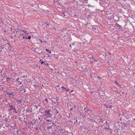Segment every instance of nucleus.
Segmentation results:
<instances>
[{"mask_svg":"<svg viewBox=\"0 0 135 135\" xmlns=\"http://www.w3.org/2000/svg\"><path fill=\"white\" fill-rule=\"evenodd\" d=\"M42 111H43V112H45V115L46 117H51L53 115L50 112L51 111L49 110H46L44 109H42Z\"/></svg>","mask_w":135,"mask_h":135,"instance_id":"nucleus-1","label":"nucleus"},{"mask_svg":"<svg viewBox=\"0 0 135 135\" xmlns=\"http://www.w3.org/2000/svg\"><path fill=\"white\" fill-rule=\"evenodd\" d=\"M84 74L86 75H90L91 72L90 71V69L88 67H87L86 66L84 68Z\"/></svg>","mask_w":135,"mask_h":135,"instance_id":"nucleus-2","label":"nucleus"},{"mask_svg":"<svg viewBox=\"0 0 135 135\" xmlns=\"http://www.w3.org/2000/svg\"><path fill=\"white\" fill-rule=\"evenodd\" d=\"M90 62L91 63L93 64L95 63L96 64H97V61L95 59V57L93 56H91L90 57Z\"/></svg>","mask_w":135,"mask_h":135,"instance_id":"nucleus-3","label":"nucleus"},{"mask_svg":"<svg viewBox=\"0 0 135 135\" xmlns=\"http://www.w3.org/2000/svg\"><path fill=\"white\" fill-rule=\"evenodd\" d=\"M8 104H9V105L10 106V110H14V112L15 113H18V112L16 110V108H15V107H13V105H11L9 103Z\"/></svg>","mask_w":135,"mask_h":135,"instance_id":"nucleus-4","label":"nucleus"},{"mask_svg":"<svg viewBox=\"0 0 135 135\" xmlns=\"http://www.w3.org/2000/svg\"><path fill=\"white\" fill-rule=\"evenodd\" d=\"M58 100V99L57 97L53 98L52 99V100L54 103H56L57 102V101Z\"/></svg>","mask_w":135,"mask_h":135,"instance_id":"nucleus-5","label":"nucleus"},{"mask_svg":"<svg viewBox=\"0 0 135 135\" xmlns=\"http://www.w3.org/2000/svg\"><path fill=\"white\" fill-rule=\"evenodd\" d=\"M13 92L12 91H11V92H7V94H8L9 95H10V96H12V97H13Z\"/></svg>","mask_w":135,"mask_h":135,"instance_id":"nucleus-6","label":"nucleus"},{"mask_svg":"<svg viewBox=\"0 0 135 135\" xmlns=\"http://www.w3.org/2000/svg\"><path fill=\"white\" fill-rule=\"evenodd\" d=\"M84 110L85 112L87 113L89 110V109L88 107H86L84 109Z\"/></svg>","mask_w":135,"mask_h":135,"instance_id":"nucleus-7","label":"nucleus"},{"mask_svg":"<svg viewBox=\"0 0 135 135\" xmlns=\"http://www.w3.org/2000/svg\"><path fill=\"white\" fill-rule=\"evenodd\" d=\"M106 107L107 108H111L113 107V106L110 105H107L106 106Z\"/></svg>","mask_w":135,"mask_h":135,"instance_id":"nucleus-8","label":"nucleus"},{"mask_svg":"<svg viewBox=\"0 0 135 135\" xmlns=\"http://www.w3.org/2000/svg\"><path fill=\"white\" fill-rule=\"evenodd\" d=\"M13 46L11 45H9V47H8V50L9 51H10L11 50V49L12 48Z\"/></svg>","mask_w":135,"mask_h":135,"instance_id":"nucleus-9","label":"nucleus"},{"mask_svg":"<svg viewBox=\"0 0 135 135\" xmlns=\"http://www.w3.org/2000/svg\"><path fill=\"white\" fill-rule=\"evenodd\" d=\"M53 124L52 125V126H49L47 127V128L48 129H51L53 126Z\"/></svg>","mask_w":135,"mask_h":135,"instance_id":"nucleus-10","label":"nucleus"},{"mask_svg":"<svg viewBox=\"0 0 135 135\" xmlns=\"http://www.w3.org/2000/svg\"><path fill=\"white\" fill-rule=\"evenodd\" d=\"M46 50L47 51L49 54H50L51 53V52L50 50H48L47 49H46Z\"/></svg>","mask_w":135,"mask_h":135,"instance_id":"nucleus-11","label":"nucleus"},{"mask_svg":"<svg viewBox=\"0 0 135 135\" xmlns=\"http://www.w3.org/2000/svg\"><path fill=\"white\" fill-rule=\"evenodd\" d=\"M13 129H17L16 131V134H19V133H18V129H17V128H13Z\"/></svg>","mask_w":135,"mask_h":135,"instance_id":"nucleus-12","label":"nucleus"},{"mask_svg":"<svg viewBox=\"0 0 135 135\" xmlns=\"http://www.w3.org/2000/svg\"><path fill=\"white\" fill-rule=\"evenodd\" d=\"M115 25L116 27H118L119 28H120L121 27L117 23L115 24Z\"/></svg>","mask_w":135,"mask_h":135,"instance_id":"nucleus-13","label":"nucleus"},{"mask_svg":"<svg viewBox=\"0 0 135 135\" xmlns=\"http://www.w3.org/2000/svg\"><path fill=\"white\" fill-rule=\"evenodd\" d=\"M31 36H29L28 37H25V39H27L28 40H30L31 39Z\"/></svg>","mask_w":135,"mask_h":135,"instance_id":"nucleus-14","label":"nucleus"},{"mask_svg":"<svg viewBox=\"0 0 135 135\" xmlns=\"http://www.w3.org/2000/svg\"><path fill=\"white\" fill-rule=\"evenodd\" d=\"M24 91L23 92V93H24L26 91V90H20V91L21 92H22V91Z\"/></svg>","mask_w":135,"mask_h":135,"instance_id":"nucleus-15","label":"nucleus"},{"mask_svg":"<svg viewBox=\"0 0 135 135\" xmlns=\"http://www.w3.org/2000/svg\"><path fill=\"white\" fill-rule=\"evenodd\" d=\"M110 17L111 19H113L114 18V15H112L110 16Z\"/></svg>","mask_w":135,"mask_h":135,"instance_id":"nucleus-16","label":"nucleus"},{"mask_svg":"<svg viewBox=\"0 0 135 135\" xmlns=\"http://www.w3.org/2000/svg\"><path fill=\"white\" fill-rule=\"evenodd\" d=\"M90 120V121L93 122H95V120L94 119H90L89 120Z\"/></svg>","mask_w":135,"mask_h":135,"instance_id":"nucleus-17","label":"nucleus"},{"mask_svg":"<svg viewBox=\"0 0 135 135\" xmlns=\"http://www.w3.org/2000/svg\"><path fill=\"white\" fill-rule=\"evenodd\" d=\"M45 120L47 121V122H51V121H52V120H50L49 119H45Z\"/></svg>","mask_w":135,"mask_h":135,"instance_id":"nucleus-18","label":"nucleus"},{"mask_svg":"<svg viewBox=\"0 0 135 135\" xmlns=\"http://www.w3.org/2000/svg\"><path fill=\"white\" fill-rule=\"evenodd\" d=\"M39 106V105H35V106L36 107V109H38V107Z\"/></svg>","mask_w":135,"mask_h":135,"instance_id":"nucleus-19","label":"nucleus"},{"mask_svg":"<svg viewBox=\"0 0 135 135\" xmlns=\"http://www.w3.org/2000/svg\"><path fill=\"white\" fill-rule=\"evenodd\" d=\"M17 100L18 102L19 103H21L22 102L21 100Z\"/></svg>","mask_w":135,"mask_h":135,"instance_id":"nucleus-20","label":"nucleus"},{"mask_svg":"<svg viewBox=\"0 0 135 135\" xmlns=\"http://www.w3.org/2000/svg\"><path fill=\"white\" fill-rule=\"evenodd\" d=\"M51 122H52V121H51V122H48V123H47V124H48L50 125L51 124Z\"/></svg>","mask_w":135,"mask_h":135,"instance_id":"nucleus-21","label":"nucleus"},{"mask_svg":"<svg viewBox=\"0 0 135 135\" xmlns=\"http://www.w3.org/2000/svg\"><path fill=\"white\" fill-rule=\"evenodd\" d=\"M123 125H124V126L126 127L127 125L126 123H123Z\"/></svg>","mask_w":135,"mask_h":135,"instance_id":"nucleus-22","label":"nucleus"},{"mask_svg":"<svg viewBox=\"0 0 135 135\" xmlns=\"http://www.w3.org/2000/svg\"><path fill=\"white\" fill-rule=\"evenodd\" d=\"M35 129L37 130H38V128L37 126H36V127H35Z\"/></svg>","mask_w":135,"mask_h":135,"instance_id":"nucleus-23","label":"nucleus"},{"mask_svg":"<svg viewBox=\"0 0 135 135\" xmlns=\"http://www.w3.org/2000/svg\"><path fill=\"white\" fill-rule=\"evenodd\" d=\"M37 53L39 55H40V54H42L43 53V52H41L40 53H38V52H37Z\"/></svg>","mask_w":135,"mask_h":135,"instance_id":"nucleus-24","label":"nucleus"},{"mask_svg":"<svg viewBox=\"0 0 135 135\" xmlns=\"http://www.w3.org/2000/svg\"><path fill=\"white\" fill-rule=\"evenodd\" d=\"M115 82L117 84V86H119V84L116 81H115Z\"/></svg>","mask_w":135,"mask_h":135,"instance_id":"nucleus-25","label":"nucleus"},{"mask_svg":"<svg viewBox=\"0 0 135 135\" xmlns=\"http://www.w3.org/2000/svg\"><path fill=\"white\" fill-rule=\"evenodd\" d=\"M61 88H62L63 89H65H65H66L64 87V86H61Z\"/></svg>","mask_w":135,"mask_h":135,"instance_id":"nucleus-26","label":"nucleus"},{"mask_svg":"<svg viewBox=\"0 0 135 135\" xmlns=\"http://www.w3.org/2000/svg\"><path fill=\"white\" fill-rule=\"evenodd\" d=\"M20 135H25V134L24 133H22L21 134H19Z\"/></svg>","mask_w":135,"mask_h":135,"instance_id":"nucleus-27","label":"nucleus"},{"mask_svg":"<svg viewBox=\"0 0 135 135\" xmlns=\"http://www.w3.org/2000/svg\"><path fill=\"white\" fill-rule=\"evenodd\" d=\"M65 90H66L67 91H69V89H66Z\"/></svg>","mask_w":135,"mask_h":135,"instance_id":"nucleus-28","label":"nucleus"},{"mask_svg":"<svg viewBox=\"0 0 135 135\" xmlns=\"http://www.w3.org/2000/svg\"><path fill=\"white\" fill-rule=\"evenodd\" d=\"M22 31L24 32L26 34H28V33H26V32L25 31Z\"/></svg>","mask_w":135,"mask_h":135,"instance_id":"nucleus-29","label":"nucleus"},{"mask_svg":"<svg viewBox=\"0 0 135 135\" xmlns=\"http://www.w3.org/2000/svg\"><path fill=\"white\" fill-rule=\"evenodd\" d=\"M46 23L47 26H49V23L48 22H47Z\"/></svg>","mask_w":135,"mask_h":135,"instance_id":"nucleus-30","label":"nucleus"},{"mask_svg":"<svg viewBox=\"0 0 135 135\" xmlns=\"http://www.w3.org/2000/svg\"><path fill=\"white\" fill-rule=\"evenodd\" d=\"M18 83H20V84H22V83L21 81H18Z\"/></svg>","mask_w":135,"mask_h":135,"instance_id":"nucleus-31","label":"nucleus"},{"mask_svg":"<svg viewBox=\"0 0 135 135\" xmlns=\"http://www.w3.org/2000/svg\"><path fill=\"white\" fill-rule=\"evenodd\" d=\"M74 45V44L73 43V44H72V46H73ZM70 45V47H71V45Z\"/></svg>","mask_w":135,"mask_h":135,"instance_id":"nucleus-32","label":"nucleus"},{"mask_svg":"<svg viewBox=\"0 0 135 135\" xmlns=\"http://www.w3.org/2000/svg\"><path fill=\"white\" fill-rule=\"evenodd\" d=\"M19 78H17V79H16V81H18V80H19Z\"/></svg>","mask_w":135,"mask_h":135,"instance_id":"nucleus-33","label":"nucleus"},{"mask_svg":"<svg viewBox=\"0 0 135 135\" xmlns=\"http://www.w3.org/2000/svg\"><path fill=\"white\" fill-rule=\"evenodd\" d=\"M44 65H48V64L47 63H44Z\"/></svg>","mask_w":135,"mask_h":135,"instance_id":"nucleus-34","label":"nucleus"},{"mask_svg":"<svg viewBox=\"0 0 135 135\" xmlns=\"http://www.w3.org/2000/svg\"><path fill=\"white\" fill-rule=\"evenodd\" d=\"M77 121H77V120H76V121L74 123V124H76V122H77Z\"/></svg>","mask_w":135,"mask_h":135,"instance_id":"nucleus-35","label":"nucleus"},{"mask_svg":"<svg viewBox=\"0 0 135 135\" xmlns=\"http://www.w3.org/2000/svg\"><path fill=\"white\" fill-rule=\"evenodd\" d=\"M40 62L42 64H43V63H44V62L43 61H41V62Z\"/></svg>","mask_w":135,"mask_h":135,"instance_id":"nucleus-36","label":"nucleus"},{"mask_svg":"<svg viewBox=\"0 0 135 135\" xmlns=\"http://www.w3.org/2000/svg\"><path fill=\"white\" fill-rule=\"evenodd\" d=\"M11 79V78H7V79Z\"/></svg>","mask_w":135,"mask_h":135,"instance_id":"nucleus-37","label":"nucleus"},{"mask_svg":"<svg viewBox=\"0 0 135 135\" xmlns=\"http://www.w3.org/2000/svg\"><path fill=\"white\" fill-rule=\"evenodd\" d=\"M59 112L57 110H56V114H57L59 113Z\"/></svg>","mask_w":135,"mask_h":135,"instance_id":"nucleus-38","label":"nucleus"},{"mask_svg":"<svg viewBox=\"0 0 135 135\" xmlns=\"http://www.w3.org/2000/svg\"><path fill=\"white\" fill-rule=\"evenodd\" d=\"M101 91V92H102V91ZM102 92V94H104V93H104V92Z\"/></svg>","mask_w":135,"mask_h":135,"instance_id":"nucleus-39","label":"nucleus"},{"mask_svg":"<svg viewBox=\"0 0 135 135\" xmlns=\"http://www.w3.org/2000/svg\"><path fill=\"white\" fill-rule=\"evenodd\" d=\"M66 104H67V106H68V103H66Z\"/></svg>","mask_w":135,"mask_h":135,"instance_id":"nucleus-40","label":"nucleus"},{"mask_svg":"<svg viewBox=\"0 0 135 135\" xmlns=\"http://www.w3.org/2000/svg\"><path fill=\"white\" fill-rule=\"evenodd\" d=\"M73 108H71L70 109V110H73Z\"/></svg>","mask_w":135,"mask_h":135,"instance_id":"nucleus-41","label":"nucleus"},{"mask_svg":"<svg viewBox=\"0 0 135 135\" xmlns=\"http://www.w3.org/2000/svg\"><path fill=\"white\" fill-rule=\"evenodd\" d=\"M0 22H2V20L0 19Z\"/></svg>","mask_w":135,"mask_h":135,"instance_id":"nucleus-42","label":"nucleus"},{"mask_svg":"<svg viewBox=\"0 0 135 135\" xmlns=\"http://www.w3.org/2000/svg\"><path fill=\"white\" fill-rule=\"evenodd\" d=\"M25 109H24L23 110V111H23V112H24L25 111Z\"/></svg>","mask_w":135,"mask_h":135,"instance_id":"nucleus-43","label":"nucleus"},{"mask_svg":"<svg viewBox=\"0 0 135 135\" xmlns=\"http://www.w3.org/2000/svg\"><path fill=\"white\" fill-rule=\"evenodd\" d=\"M87 119H88V120H89V118H88V117H87Z\"/></svg>","mask_w":135,"mask_h":135,"instance_id":"nucleus-44","label":"nucleus"},{"mask_svg":"<svg viewBox=\"0 0 135 135\" xmlns=\"http://www.w3.org/2000/svg\"><path fill=\"white\" fill-rule=\"evenodd\" d=\"M45 100H46V102H47V101L48 100H47V99H45Z\"/></svg>","mask_w":135,"mask_h":135,"instance_id":"nucleus-45","label":"nucleus"},{"mask_svg":"<svg viewBox=\"0 0 135 135\" xmlns=\"http://www.w3.org/2000/svg\"><path fill=\"white\" fill-rule=\"evenodd\" d=\"M2 117V116L0 114V118H1Z\"/></svg>","mask_w":135,"mask_h":135,"instance_id":"nucleus-46","label":"nucleus"},{"mask_svg":"<svg viewBox=\"0 0 135 135\" xmlns=\"http://www.w3.org/2000/svg\"><path fill=\"white\" fill-rule=\"evenodd\" d=\"M22 38H25V36H23V37H22Z\"/></svg>","mask_w":135,"mask_h":135,"instance_id":"nucleus-47","label":"nucleus"},{"mask_svg":"<svg viewBox=\"0 0 135 135\" xmlns=\"http://www.w3.org/2000/svg\"><path fill=\"white\" fill-rule=\"evenodd\" d=\"M7 44H8L9 46V45H10V44H9V43H8Z\"/></svg>","mask_w":135,"mask_h":135,"instance_id":"nucleus-48","label":"nucleus"},{"mask_svg":"<svg viewBox=\"0 0 135 135\" xmlns=\"http://www.w3.org/2000/svg\"><path fill=\"white\" fill-rule=\"evenodd\" d=\"M21 35V34L20 33L19 34V36H20V35Z\"/></svg>","mask_w":135,"mask_h":135,"instance_id":"nucleus-49","label":"nucleus"},{"mask_svg":"<svg viewBox=\"0 0 135 135\" xmlns=\"http://www.w3.org/2000/svg\"><path fill=\"white\" fill-rule=\"evenodd\" d=\"M6 80L7 81H8V79H7Z\"/></svg>","mask_w":135,"mask_h":135,"instance_id":"nucleus-50","label":"nucleus"},{"mask_svg":"<svg viewBox=\"0 0 135 135\" xmlns=\"http://www.w3.org/2000/svg\"><path fill=\"white\" fill-rule=\"evenodd\" d=\"M105 129H108V128H105Z\"/></svg>","mask_w":135,"mask_h":135,"instance_id":"nucleus-51","label":"nucleus"},{"mask_svg":"<svg viewBox=\"0 0 135 135\" xmlns=\"http://www.w3.org/2000/svg\"><path fill=\"white\" fill-rule=\"evenodd\" d=\"M16 89L17 90H18V89L17 88H16Z\"/></svg>","mask_w":135,"mask_h":135,"instance_id":"nucleus-52","label":"nucleus"},{"mask_svg":"<svg viewBox=\"0 0 135 135\" xmlns=\"http://www.w3.org/2000/svg\"><path fill=\"white\" fill-rule=\"evenodd\" d=\"M73 90H72L71 91V92H73Z\"/></svg>","mask_w":135,"mask_h":135,"instance_id":"nucleus-53","label":"nucleus"},{"mask_svg":"<svg viewBox=\"0 0 135 135\" xmlns=\"http://www.w3.org/2000/svg\"><path fill=\"white\" fill-rule=\"evenodd\" d=\"M99 94L100 95V92H99Z\"/></svg>","mask_w":135,"mask_h":135,"instance_id":"nucleus-54","label":"nucleus"},{"mask_svg":"<svg viewBox=\"0 0 135 135\" xmlns=\"http://www.w3.org/2000/svg\"><path fill=\"white\" fill-rule=\"evenodd\" d=\"M110 100V102H111V101H112V100H111V99L110 100Z\"/></svg>","mask_w":135,"mask_h":135,"instance_id":"nucleus-55","label":"nucleus"},{"mask_svg":"<svg viewBox=\"0 0 135 135\" xmlns=\"http://www.w3.org/2000/svg\"><path fill=\"white\" fill-rule=\"evenodd\" d=\"M15 130L16 131L17 129H15Z\"/></svg>","mask_w":135,"mask_h":135,"instance_id":"nucleus-56","label":"nucleus"},{"mask_svg":"<svg viewBox=\"0 0 135 135\" xmlns=\"http://www.w3.org/2000/svg\"><path fill=\"white\" fill-rule=\"evenodd\" d=\"M98 77L100 79H101V78H100V77H99L98 76Z\"/></svg>","mask_w":135,"mask_h":135,"instance_id":"nucleus-57","label":"nucleus"},{"mask_svg":"<svg viewBox=\"0 0 135 135\" xmlns=\"http://www.w3.org/2000/svg\"><path fill=\"white\" fill-rule=\"evenodd\" d=\"M40 41H41V42H42V41H41V40H40Z\"/></svg>","mask_w":135,"mask_h":135,"instance_id":"nucleus-58","label":"nucleus"},{"mask_svg":"<svg viewBox=\"0 0 135 135\" xmlns=\"http://www.w3.org/2000/svg\"><path fill=\"white\" fill-rule=\"evenodd\" d=\"M82 116H83V117H84V115H83V114L82 115Z\"/></svg>","mask_w":135,"mask_h":135,"instance_id":"nucleus-59","label":"nucleus"},{"mask_svg":"<svg viewBox=\"0 0 135 135\" xmlns=\"http://www.w3.org/2000/svg\"><path fill=\"white\" fill-rule=\"evenodd\" d=\"M115 93H116V91H115Z\"/></svg>","mask_w":135,"mask_h":135,"instance_id":"nucleus-60","label":"nucleus"},{"mask_svg":"<svg viewBox=\"0 0 135 135\" xmlns=\"http://www.w3.org/2000/svg\"><path fill=\"white\" fill-rule=\"evenodd\" d=\"M39 119H40V118H39Z\"/></svg>","mask_w":135,"mask_h":135,"instance_id":"nucleus-61","label":"nucleus"}]
</instances>
